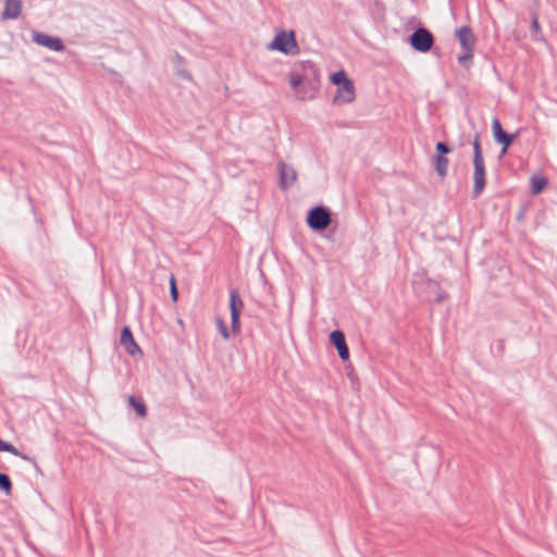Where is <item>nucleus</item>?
Instances as JSON below:
<instances>
[{
  "label": "nucleus",
  "instance_id": "f8f14e48",
  "mask_svg": "<svg viewBox=\"0 0 557 557\" xmlns=\"http://www.w3.org/2000/svg\"><path fill=\"white\" fill-rule=\"evenodd\" d=\"M474 178H475V191H476V194H479L484 188V168L479 161L475 162Z\"/></svg>",
  "mask_w": 557,
  "mask_h": 557
},
{
  "label": "nucleus",
  "instance_id": "f03ea898",
  "mask_svg": "<svg viewBox=\"0 0 557 557\" xmlns=\"http://www.w3.org/2000/svg\"><path fill=\"white\" fill-rule=\"evenodd\" d=\"M331 82L337 86L335 100L351 102L355 99V87L345 71L341 70L331 76Z\"/></svg>",
  "mask_w": 557,
  "mask_h": 557
},
{
  "label": "nucleus",
  "instance_id": "f257e3e1",
  "mask_svg": "<svg viewBox=\"0 0 557 557\" xmlns=\"http://www.w3.org/2000/svg\"><path fill=\"white\" fill-rule=\"evenodd\" d=\"M289 83L295 92L304 99L307 90L312 92L318 90V71L314 65L310 63H300L290 72Z\"/></svg>",
  "mask_w": 557,
  "mask_h": 557
},
{
  "label": "nucleus",
  "instance_id": "a211bd4d",
  "mask_svg": "<svg viewBox=\"0 0 557 557\" xmlns=\"http://www.w3.org/2000/svg\"><path fill=\"white\" fill-rule=\"evenodd\" d=\"M436 148L441 152V156H444V154H446L449 151L447 146L445 144H443V143H438Z\"/></svg>",
  "mask_w": 557,
  "mask_h": 557
},
{
  "label": "nucleus",
  "instance_id": "7ed1b4c3",
  "mask_svg": "<svg viewBox=\"0 0 557 557\" xmlns=\"http://www.w3.org/2000/svg\"><path fill=\"white\" fill-rule=\"evenodd\" d=\"M272 49L285 53H292L297 50V41L294 32H280L271 44Z\"/></svg>",
  "mask_w": 557,
  "mask_h": 557
},
{
  "label": "nucleus",
  "instance_id": "39448f33",
  "mask_svg": "<svg viewBox=\"0 0 557 557\" xmlns=\"http://www.w3.org/2000/svg\"><path fill=\"white\" fill-rule=\"evenodd\" d=\"M410 42L414 49L426 52L432 48L434 39L428 29L419 28L411 35Z\"/></svg>",
  "mask_w": 557,
  "mask_h": 557
},
{
  "label": "nucleus",
  "instance_id": "1a4fd4ad",
  "mask_svg": "<svg viewBox=\"0 0 557 557\" xmlns=\"http://www.w3.org/2000/svg\"><path fill=\"white\" fill-rule=\"evenodd\" d=\"M120 343L124 347V349L127 351V354H129L131 356H134V355L140 352V348L136 344L131 330L126 326L122 330Z\"/></svg>",
  "mask_w": 557,
  "mask_h": 557
},
{
  "label": "nucleus",
  "instance_id": "9d476101",
  "mask_svg": "<svg viewBox=\"0 0 557 557\" xmlns=\"http://www.w3.org/2000/svg\"><path fill=\"white\" fill-rule=\"evenodd\" d=\"M493 129L497 141L504 145V151H506L512 143V137L505 133L497 120L493 123Z\"/></svg>",
  "mask_w": 557,
  "mask_h": 557
},
{
  "label": "nucleus",
  "instance_id": "f3484780",
  "mask_svg": "<svg viewBox=\"0 0 557 557\" xmlns=\"http://www.w3.org/2000/svg\"><path fill=\"white\" fill-rule=\"evenodd\" d=\"M0 451H10V453H16V449L9 443L3 442L0 440Z\"/></svg>",
  "mask_w": 557,
  "mask_h": 557
},
{
  "label": "nucleus",
  "instance_id": "aec40b11",
  "mask_svg": "<svg viewBox=\"0 0 557 557\" xmlns=\"http://www.w3.org/2000/svg\"><path fill=\"white\" fill-rule=\"evenodd\" d=\"M221 331H222L224 337L228 336V333L226 332V330L224 327L221 326Z\"/></svg>",
  "mask_w": 557,
  "mask_h": 557
},
{
  "label": "nucleus",
  "instance_id": "20e7f679",
  "mask_svg": "<svg viewBox=\"0 0 557 557\" xmlns=\"http://www.w3.org/2000/svg\"><path fill=\"white\" fill-rule=\"evenodd\" d=\"M307 221L311 228L324 230L331 223V214L327 209L315 207L309 211Z\"/></svg>",
  "mask_w": 557,
  "mask_h": 557
},
{
  "label": "nucleus",
  "instance_id": "423d86ee",
  "mask_svg": "<svg viewBox=\"0 0 557 557\" xmlns=\"http://www.w3.org/2000/svg\"><path fill=\"white\" fill-rule=\"evenodd\" d=\"M34 41L40 46L47 47L54 51H61L64 49L63 42L61 39L51 37L46 34L36 33L34 34Z\"/></svg>",
  "mask_w": 557,
  "mask_h": 557
},
{
  "label": "nucleus",
  "instance_id": "ddd939ff",
  "mask_svg": "<svg viewBox=\"0 0 557 557\" xmlns=\"http://www.w3.org/2000/svg\"><path fill=\"white\" fill-rule=\"evenodd\" d=\"M547 178L542 175H534L531 178V187L533 194H540L547 186Z\"/></svg>",
  "mask_w": 557,
  "mask_h": 557
},
{
  "label": "nucleus",
  "instance_id": "9b49d317",
  "mask_svg": "<svg viewBox=\"0 0 557 557\" xmlns=\"http://www.w3.org/2000/svg\"><path fill=\"white\" fill-rule=\"evenodd\" d=\"M22 11L21 0H7L3 11L4 18H16Z\"/></svg>",
  "mask_w": 557,
  "mask_h": 557
},
{
  "label": "nucleus",
  "instance_id": "dca6fc26",
  "mask_svg": "<svg viewBox=\"0 0 557 557\" xmlns=\"http://www.w3.org/2000/svg\"><path fill=\"white\" fill-rule=\"evenodd\" d=\"M446 165L447 159L444 156H440L436 160V168L442 175L445 173Z\"/></svg>",
  "mask_w": 557,
  "mask_h": 557
},
{
  "label": "nucleus",
  "instance_id": "6e6552de",
  "mask_svg": "<svg viewBox=\"0 0 557 557\" xmlns=\"http://www.w3.org/2000/svg\"><path fill=\"white\" fill-rule=\"evenodd\" d=\"M244 308V302L237 292L231 293V311H232V320L234 330L239 329V317L240 312Z\"/></svg>",
  "mask_w": 557,
  "mask_h": 557
},
{
  "label": "nucleus",
  "instance_id": "6ab92c4d",
  "mask_svg": "<svg viewBox=\"0 0 557 557\" xmlns=\"http://www.w3.org/2000/svg\"><path fill=\"white\" fill-rule=\"evenodd\" d=\"M171 289H172L173 298H174V300H176L177 299V289H176L174 277L171 278Z\"/></svg>",
  "mask_w": 557,
  "mask_h": 557
},
{
  "label": "nucleus",
  "instance_id": "0eeeda50",
  "mask_svg": "<svg viewBox=\"0 0 557 557\" xmlns=\"http://www.w3.org/2000/svg\"><path fill=\"white\" fill-rule=\"evenodd\" d=\"M331 343L337 348L339 357L346 361L349 358V350L346 345L345 335L341 331H334L330 335Z\"/></svg>",
  "mask_w": 557,
  "mask_h": 557
},
{
  "label": "nucleus",
  "instance_id": "2eb2a0df",
  "mask_svg": "<svg viewBox=\"0 0 557 557\" xmlns=\"http://www.w3.org/2000/svg\"><path fill=\"white\" fill-rule=\"evenodd\" d=\"M11 481L7 474L0 473V488L3 490L7 494L11 492Z\"/></svg>",
  "mask_w": 557,
  "mask_h": 557
},
{
  "label": "nucleus",
  "instance_id": "4468645a",
  "mask_svg": "<svg viewBox=\"0 0 557 557\" xmlns=\"http://www.w3.org/2000/svg\"><path fill=\"white\" fill-rule=\"evenodd\" d=\"M128 403L134 408V410L136 411V413L139 417H145L146 416V413H147L146 405L144 404L141 398H138V397H135V396H131L128 398Z\"/></svg>",
  "mask_w": 557,
  "mask_h": 557
}]
</instances>
